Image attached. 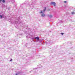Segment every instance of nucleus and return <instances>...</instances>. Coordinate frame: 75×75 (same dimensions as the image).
<instances>
[{
    "instance_id": "f257e3e1",
    "label": "nucleus",
    "mask_w": 75,
    "mask_h": 75,
    "mask_svg": "<svg viewBox=\"0 0 75 75\" xmlns=\"http://www.w3.org/2000/svg\"><path fill=\"white\" fill-rule=\"evenodd\" d=\"M54 2H52L51 3V5H53L54 6H55V4H56Z\"/></svg>"
},
{
    "instance_id": "f03ea898",
    "label": "nucleus",
    "mask_w": 75,
    "mask_h": 75,
    "mask_svg": "<svg viewBox=\"0 0 75 75\" xmlns=\"http://www.w3.org/2000/svg\"><path fill=\"white\" fill-rule=\"evenodd\" d=\"M42 17H45V15L44 13H42L41 15Z\"/></svg>"
},
{
    "instance_id": "7ed1b4c3",
    "label": "nucleus",
    "mask_w": 75,
    "mask_h": 75,
    "mask_svg": "<svg viewBox=\"0 0 75 75\" xmlns=\"http://www.w3.org/2000/svg\"><path fill=\"white\" fill-rule=\"evenodd\" d=\"M39 38H40L39 37H36L35 38V39H37V40H39Z\"/></svg>"
},
{
    "instance_id": "20e7f679",
    "label": "nucleus",
    "mask_w": 75,
    "mask_h": 75,
    "mask_svg": "<svg viewBox=\"0 0 75 75\" xmlns=\"http://www.w3.org/2000/svg\"><path fill=\"white\" fill-rule=\"evenodd\" d=\"M45 9L43 10L44 13H45V10H46V7H45Z\"/></svg>"
},
{
    "instance_id": "39448f33",
    "label": "nucleus",
    "mask_w": 75,
    "mask_h": 75,
    "mask_svg": "<svg viewBox=\"0 0 75 75\" xmlns=\"http://www.w3.org/2000/svg\"><path fill=\"white\" fill-rule=\"evenodd\" d=\"M49 17L51 18L52 17V16L51 15H50L49 16Z\"/></svg>"
},
{
    "instance_id": "423d86ee",
    "label": "nucleus",
    "mask_w": 75,
    "mask_h": 75,
    "mask_svg": "<svg viewBox=\"0 0 75 75\" xmlns=\"http://www.w3.org/2000/svg\"><path fill=\"white\" fill-rule=\"evenodd\" d=\"M2 3H5V0H3L2 1Z\"/></svg>"
},
{
    "instance_id": "0eeeda50",
    "label": "nucleus",
    "mask_w": 75,
    "mask_h": 75,
    "mask_svg": "<svg viewBox=\"0 0 75 75\" xmlns=\"http://www.w3.org/2000/svg\"><path fill=\"white\" fill-rule=\"evenodd\" d=\"M72 14H75V13L74 12H71Z\"/></svg>"
},
{
    "instance_id": "6e6552de",
    "label": "nucleus",
    "mask_w": 75,
    "mask_h": 75,
    "mask_svg": "<svg viewBox=\"0 0 75 75\" xmlns=\"http://www.w3.org/2000/svg\"><path fill=\"white\" fill-rule=\"evenodd\" d=\"M0 17H1V18H2L3 17V16L1 15H0Z\"/></svg>"
},
{
    "instance_id": "1a4fd4ad",
    "label": "nucleus",
    "mask_w": 75,
    "mask_h": 75,
    "mask_svg": "<svg viewBox=\"0 0 75 75\" xmlns=\"http://www.w3.org/2000/svg\"><path fill=\"white\" fill-rule=\"evenodd\" d=\"M61 34H62V35H64V33H61Z\"/></svg>"
},
{
    "instance_id": "9d476101",
    "label": "nucleus",
    "mask_w": 75,
    "mask_h": 75,
    "mask_svg": "<svg viewBox=\"0 0 75 75\" xmlns=\"http://www.w3.org/2000/svg\"><path fill=\"white\" fill-rule=\"evenodd\" d=\"M40 13H42V11H41V12H40Z\"/></svg>"
},
{
    "instance_id": "9b49d317",
    "label": "nucleus",
    "mask_w": 75,
    "mask_h": 75,
    "mask_svg": "<svg viewBox=\"0 0 75 75\" xmlns=\"http://www.w3.org/2000/svg\"><path fill=\"white\" fill-rule=\"evenodd\" d=\"M64 3H67V1H64Z\"/></svg>"
},
{
    "instance_id": "f8f14e48",
    "label": "nucleus",
    "mask_w": 75,
    "mask_h": 75,
    "mask_svg": "<svg viewBox=\"0 0 75 75\" xmlns=\"http://www.w3.org/2000/svg\"><path fill=\"white\" fill-rule=\"evenodd\" d=\"M12 59H11V60H10V61H12Z\"/></svg>"
},
{
    "instance_id": "ddd939ff",
    "label": "nucleus",
    "mask_w": 75,
    "mask_h": 75,
    "mask_svg": "<svg viewBox=\"0 0 75 75\" xmlns=\"http://www.w3.org/2000/svg\"><path fill=\"white\" fill-rule=\"evenodd\" d=\"M1 2V0H0V3Z\"/></svg>"
}]
</instances>
